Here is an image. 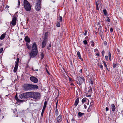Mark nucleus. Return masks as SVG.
Wrapping results in <instances>:
<instances>
[{
    "instance_id": "obj_1",
    "label": "nucleus",
    "mask_w": 123,
    "mask_h": 123,
    "mask_svg": "<svg viewBox=\"0 0 123 123\" xmlns=\"http://www.w3.org/2000/svg\"><path fill=\"white\" fill-rule=\"evenodd\" d=\"M37 45L35 43H34L32 46L31 51L30 54L31 57L32 58L34 57L37 55Z\"/></svg>"
},
{
    "instance_id": "obj_2",
    "label": "nucleus",
    "mask_w": 123,
    "mask_h": 123,
    "mask_svg": "<svg viewBox=\"0 0 123 123\" xmlns=\"http://www.w3.org/2000/svg\"><path fill=\"white\" fill-rule=\"evenodd\" d=\"M38 88L37 86L32 84H27L25 85L24 86V90L25 91L37 89Z\"/></svg>"
},
{
    "instance_id": "obj_3",
    "label": "nucleus",
    "mask_w": 123,
    "mask_h": 123,
    "mask_svg": "<svg viewBox=\"0 0 123 123\" xmlns=\"http://www.w3.org/2000/svg\"><path fill=\"white\" fill-rule=\"evenodd\" d=\"M30 93L32 95L31 96V98L35 99H38L41 98V95L40 93L37 92H31Z\"/></svg>"
},
{
    "instance_id": "obj_4",
    "label": "nucleus",
    "mask_w": 123,
    "mask_h": 123,
    "mask_svg": "<svg viewBox=\"0 0 123 123\" xmlns=\"http://www.w3.org/2000/svg\"><path fill=\"white\" fill-rule=\"evenodd\" d=\"M24 5L25 10L27 11H29L31 10V6L29 2L26 0H24Z\"/></svg>"
},
{
    "instance_id": "obj_5",
    "label": "nucleus",
    "mask_w": 123,
    "mask_h": 123,
    "mask_svg": "<svg viewBox=\"0 0 123 123\" xmlns=\"http://www.w3.org/2000/svg\"><path fill=\"white\" fill-rule=\"evenodd\" d=\"M31 92H29L22 93L19 95V98L22 99H25L28 98Z\"/></svg>"
},
{
    "instance_id": "obj_6",
    "label": "nucleus",
    "mask_w": 123,
    "mask_h": 123,
    "mask_svg": "<svg viewBox=\"0 0 123 123\" xmlns=\"http://www.w3.org/2000/svg\"><path fill=\"white\" fill-rule=\"evenodd\" d=\"M77 79L76 80V82L79 85H81L83 83H84V79L83 77H81L79 76H77Z\"/></svg>"
},
{
    "instance_id": "obj_7",
    "label": "nucleus",
    "mask_w": 123,
    "mask_h": 123,
    "mask_svg": "<svg viewBox=\"0 0 123 123\" xmlns=\"http://www.w3.org/2000/svg\"><path fill=\"white\" fill-rule=\"evenodd\" d=\"M40 0H37L35 6V9L37 11H39L41 8Z\"/></svg>"
},
{
    "instance_id": "obj_8",
    "label": "nucleus",
    "mask_w": 123,
    "mask_h": 123,
    "mask_svg": "<svg viewBox=\"0 0 123 123\" xmlns=\"http://www.w3.org/2000/svg\"><path fill=\"white\" fill-rule=\"evenodd\" d=\"M30 79L31 81L34 83H37L38 81V80L37 78L33 76L31 77L30 78Z\"/></svg>"
},
{
    "instance_id": "obj_9",
    "label": "nucleus",
    "mask_w": 123,
    "mask_h": 123,
    "mask_svg": "<svg viewBox=\"0 0 123 123\" xmlns=\"http://www.w3.org/2000/svg\"><path fill=\"white\" fill-rule=\"evenodd\" d=\"M56 119L58 123H59L61 122L62 120V116L61 115H60Z\"/></svg>"
},
{
    "instance_id": "obj_10",
    "label": "nucleus",
    "mask_w": 123,
    "mask_h": 123,
    "mask_svg": "<svg viewBox=\"0 0 123 123\" xmlns=\"http://www.w3.org/2000/svg\"><path fill=\"white\" fill-rule=\"evenodd\" d=\"M16 18L15 17L13 18L11 24L13 25H15L16 23Z\"/></svg>"
},
{
    "instance_id": "obj_11",
    "label": "nucleus",
    "mask_w": 123,
    "mask_h": 123,
    "mask_svg": "<svg viewBox=\"0 0 123 123\" xmlns=\"http://www.w3.org/2000/svg\"><path fill=\"white\" fill-rule=\"evenodd\" d=\"M18 66V62L17 61V62L16 64L14 69V71L15 73L17 71Z\"/></svg>"
},
{
    "instance_id": "obj_12",
    "label": "nucleus",
    "mask_w": 123,
    "mask_h": 123,
    "mask_svg": "<svg viewBox=\"0 0 123 123\" xmlns=\"http://www.w3.org/2000/svg\"><path fill=\"white\" fill-rule=\"evenodd\" d=\"M111 108L112 110V111H115L116 107L113 104H112L111 105Z\"/></svg>"
},
{
    "instance_id": "obj_13",
    "label": "nucleus",
    "mask_w": 123,
    "mask_h": 123,
    "mask_svg": "<svg viewBox=\"0 0 123 123\" xmlns=\"http://www.w3.org/2000/svg\"><path fill=\"white\" fill-rule=\"evenodd\" d=\"M77 55L79 58L82 61H83V59L81 58V56L80 54V52L79 51H77Z\"/></svg>"
},
{
    "instance_id": "obj_14",
    "label": "nucleus",
    "mask_w": 123,
    "mask_h": 123,
    "mask_svg": "<svg viewBox=\"0 0 123 123\" xmlns=\"http://www.w3.org/2000/svg\"><path fill=\"white\" fill-rule=\"evenodd\" d=\"M25 41L28 43H29L30 42V39L28 36H26L25 38Z\"/></svg>"
},
{
    "instance_id": "obj_15",
    "label": "nucleus",
    "mask_w": 123,
    "mask_h": 123,
    "mask_svg": "<svg viewBox=\"0 0 123 123\" xmlns=\"http://www.w3.org/2000/svg\"><path fill=\"white\" fill-rule=\"evenodd\" d=\"M46 44V42L45 41H43L42 42V48H44Z\"/></svg>"
},
{
    "instance_id": "obj_16",
    "label": "nucleus",
    "mask_w": 123,
    "mask_h": 123,
    "mask_svg": "<svg viewBox=\"0 0 123 123\" xmlns=\"http://www.w3.org/2000/svg\"><path fill=\"white\" fill-rule=\"evenodd\" d=\"M79 98H77L76 100L74 103V105L75 106H77L79 103Z\"/></svg>"
},
{
    "instance_id": "obj_17",
    "label": "nucleus",
    "mask_w": 123,
    "mask_h": 123,
    "mask_svg": "<svg viewBox=\"0 0 123 123\" xmlns=\"http://www.w3.org/2000/svg\"><path fill=\"white\" fill-rule=\"evenodd\" d=\"M6 36L5 34H2L0 36V39L2 40L5 38Z\"/></svg>"
},
{
    "instance_id": "obj_18",
    "label": "nucleus",
    "mask_w": 123,
    "mask_h": 123,
    "mask_svg": "<svg viewBox=\"0 0 123 123\" xmlns=\"http://www.w3.org/2000/svg\"><path fill=\"white\" fill-rule=\"evenodd\" d=\"M99 31V34L101 37V39H102V36L103 34V33L102 31V30Z\"/></svg>"
},
{
    "instance_id": "obj_19",
    "label": "nucleus",
    "mask_w": 123,
    "mask_h": 123,
    "mask_svg": "<svg viewBox=\"0 0 123 123\" xmlns=\"http://www.w3.org/2000/svg\"><path fill=\"white\" fill-rule=\"evenodd\" d=\"M47 101H45L44 102V103L43 108H44V109L45 108L46 106V105H47Z\"/></svg>"
},
{
    "instance_id": "obj_20",
    "label": "nucleus",
    "mask_w": 123,
    "mask_h": 123,
    "mask_svg": "<svg viewBox=\"0 0 123 123\" xmlns=\"http://www.w3.org/2000/svg\"><path fill=\"white\" fill-rule=\"evenodd\" d=\"M87 99L86 98H83V99H82V102L83 103H85V102L86 101Z\"/></svg>"
},
{
    "instance_id": "obj_21",
    "label": "nucleus",
    "mask_w": 123,
    "mask_h": 123,
    "mask_svg": "<svg viewBox=\"0 0 123 123\" xmlns=\"http://www.w3.org/2000/svg\"><path fill=\"white\" fill-rule=\"evenodd\" d=\"M16 100L18 102H21L23 101V100H20L18 98V97H17V98H16Z\"/></svg>"
},
{
    "instance_id": "obj_22",
    "label": "nucleus",
    "mask_w": 123,
    "mask_h": 123,
    "mask_svg": "<svg viewBox=\"0 0 123 123\" xmlns=\"http://www.w3.org/2000/svg\"><path fill=\"white\" fill-rule=\"evenodd\" d=\"M78 115L79 117H81L82 115H84V113H82L80 112H79L78 113Z\"/></svg>"
},
{
    "instance_id": "obj_23",
    "label": "nucleus",
    "mask_w": 123,
    "mask_h": 123,
    "mask_svg": "<svg viewBox=\"0 0 123 123\" xmlns=\"http://www.w3.org/2000/svg\"><path fill=\"white\" fill-rule=\"evenodd\" d=\"M26 45L27 47L29 49H30L31 48V47L28 44L26 43Z\"/></svg>"
},
{
    "instance_id": "obj_24",
    "label": "nucleus",
    "mask_w": 123,
    "mask_h": 123,
    "mask_svg": "<svg viewBox=\"0 0 123 123\" xmlns=\"http://www.w3.org/2000/svg\"><path fill=\"white\" fill-rule=\"evenodd\" d=\"M45 109L43 108L41 113V116L43 117Z\"/></svg>"
},
{
    "instance_id": "obj_25",
    "label": "nucleus",
    "mask_w": 123,
    "mask_h": 123,
    "mask_svg": "<svg viewBox=\"0 0 123 123\" xmlns=\"http://www.w3.org/2000/svg\"><path fill=\"white\" fill-rule=\"evenodd\" d=\"M40 55H41V59H43L44 57V55L43 54V53L42 52H41L40 54Z\"/></svg>"
},
{
    "instance_id": "obj_26",
    "label": "nucleus",
    "mask_w": 123,
    "mask_h": 123,
    "mask_svg": "<svg viewBox=\"0 0 123 123\" xmlns=\"http://www.w3.org/2000/svg\"><path fill=\"white\" fill-rule=\"evenodd\" d=\"M55 115L57 116L58 114V112L57 109H56V110L55 111Z\"/></svg>"
},
{
    "instance_id": "obj_27",
    "label": "nucleus",
    "mask_w": 123,
    "mask_h": 123,
    "mask_svg": "<svg viewBox=\"0 0 123 123\" xmlns=\"http://www.w3.org/2000/svg\"><path fill=\"white\" fill-rule=\"evenodd\" d=\"M103 12L104 13V14L105 15H107V12L106 11V10L105 9L103 10Z\"/></svg>"
},
{
    "instance_id": "obj_28",
    "label": "nucleus",
    "mask_w": 123,
    "mask_h": 123,
    "mask_svg": "<svg viewBox=\"0 0 123 123\" xmlns=\"http://www.w3.org/2000/svg\"><path fill=\"white\" fill-rule=\"evenodd\" d=\"M60 22H58L56 24V26L57 27H60Z\"/></svg>"
},
{
    "instance_id": "obj_29",
    "label": "nucleus",
    "mask_w": 123,
    "mask_h": 123,
    "mask_svg": "<svg viewBox=\"0 0 123 123\" xmlns=\"http://www.w3.org/2000/svg\"><path fill=\"white\" fill-rule=\"evenodd\" d=\"M106 20L108 22H110V19L108 17H107Z\"/></svg>"
},
{
    "instance_id": "obj_30",
    "label": "nucleus",
    "mask_w": 123,
    "mask_h": 123,
    "mask_svg": "<svg viewBox=\"0 0 123 123\" xmlns=\"http://www.w3.org/2000/svg\"><path fill=\"white\" fill-rule=\"evenodd\" d=\"M91 46L92 47H93L94 46V42L93 41H92L91 42Z\"/></svg>"
},
{
    "instance_id": "obj_31",
    "label": "nucleus",
    "mask_w": 123,
    "mask_h": 123,
    "mask_svg": "<svg viewBox=\"0 0 123 123\" xmlns=\"http://www.w3.org/2000/svg\"><path fill=\"white\" fill-rule=\"evenodd\" d=\"M92 91V89L91 87H90V89L88 90V92H89V93H91V92Z\"/></svg>"
},
{
    "instance_id": "obj_32",
    "label": "nucleus",
    "mask_w": 123,
    "mask_h": 123,
    "mask_svg": "<svg viewBox=\"0 0 123 123\" xmlns=\"http://www.w3.org/2000/svg\"><path fill=\"white\" fill-rule=\"evenodd\" d=\"M98 26L99 27L98 28V31L102 30V28L101 26L100 25Z\"/></svg>"
},
{
    "instance_id": "obj_33",
    "label": "nucleus",
    "mask_w": 123,
    "mask_h": 123,
    "mask_svg": "<svg viewBox=\"0 0 123 123\" xmlns=\"http://www.w3.org/2000/svg\"><path fill=\"white\" fill-rule=\"evenodd\" d=\"M48 33H49L48 32H46L45 33V36H46V37H48Z\"/></svg>"
},
{
    "instance_id": "obj_34",
    "label": "nucleus",
    "mask_w": 123,
    "mask_h": 123,
    "mask_svg": "<svg viewBox=\"0 0 123 123\" xmlns=\"http://www.w3.org/2000/svg\"><path fill=\"white\" fill-rule=\"evenodd\" d=\"M103 63L105 67L107 69V66L105 62H104Z\"/></svg>"
},
{
    "instance_id": "obj_35",
    "label": "nucleus",
    "mask_w": 123,
    "mask_h": 123,
    "mask_svg": "<svg viewBox=\"0 0 123 123\" xmlns=\"http://www.w3.org/2000/svg\"><path fill=\"white\" fill-rule=\"evenodd\" d=\"M47 37H46V36H45V37L44 38V40H43V41H46L47 39Z\"/></svg>"
},
{
    "instance_id": "obj_36",
    "label": "nucleus",
    "mask_w": 123,
    "mask_h": 123,
    "mask_svg": "<svg viewBox=\"0 0 123 123\" xmlns=\"http://www.w3.org/2000/svg\"><path fill=\"white\" fill-rule=\"evenodd\" d=\"M59 19L61 21H62V18L61 16H60Z\"/></svg>"
},
{
    "instance_id": "obj_37",
    "label": "nucleus",
    "mask_w": 123,
    "mask_h": 123,
    "mask_svg": "<svg viewBox=\"0 0 123 123\" xmlns=\"http://www.w3.org/2000/svg\"><path fill=\"white\" fill-rule=\"evenodd\" d=\"M83 43L84 44H86L87 43V41L86 40H84L83 41Z\"/></svg>"
},
{
    "instance_id": "obj_38",
    "label": "nucleus",
    "mask_w": 123,
    "mask_h": 123,
    "mask_svg": "<svg viewBox=\"0 0 123 123\" xmlns=\"http://www.w3.org/2000/svg\"><path fill=\"white\" fill-rule=\"evenodd\" d=\"M96 8L97 10H98L99 9L98 7V5H96Z\"/></svg>"
},
{
    "instance_id": "obj_39",
    "label": "nucleus",
    "mask_w": 123,
    "mask_h": 123,
    "mask_svg": "<svg viewBox=\"0 0 123 123\" xmlns=\"http://www.w3.org/2000/svg\"><path fill=\"white\" fill-rule=\"evenodd\" d=\"M107 42L106 41H105L104 42V44L106 46L107 44Z\"/></svg>"
},
{
    "instance_id": "obj_40",
    "label": "nucleus",
    "mask_w": 123,
    "mask_h": 123,
    "mask_svg": "<svg viewBox=\"0 0 123 123\" xmlns=\"http://www.w3.org/2000/svg\"><path fill=\"white\" fill-rule=\"evenodd\" d=\"M92 104H91V103L90 104V106H89V108H91L92 107Z\"/></svg>"
},
{
    "instance_id": "obj_41",
    "label": "nucleus",
    "mask_w": 123,
    "mask_h": 123,
    "mask_svg": "<svg viewBox=\"0 0 123 123\" xmlns=\"http://www.w3.org/2000/svg\"><path fill=\"white\" fill-rule=\"evenodd\" d=\"M90 82L91 84L92 85L93 84V82L92 80H91V81H90Z\"/></svg>"
},
{
    "instance_id": "obj_42",
    "label": "nucleus",
    "mask_w": 123,
    "mask_h": 123,
    "mask_svg": "<svg viewBox=\"0 0 123 123\" xmlns=\"http://www.w3.org/2000/svg\"><path fill=\"white\" fill-rule=\"evenodd\" d=\"M105 59L107 60L108 58V57L107 56H105Z\"/></svg>"
},
{
    "instance_id": "obj_43",
    "label": "nucleus",
    "mask_w": 123,
    "mask_h": 123,
    "mask_svg": "<svg viewBox=\"0 0 123 123\" xmlns=\"http://www.w3.org/2000/svg\"><path fill=\"white\" fill-rule=\"evenodd\" d=\"M3 50V49L1 48L0 49V53H1Z\"/></svg>"
},
{
    "instance_id": "obj_44",
    "label": "nucleus",
    "mask_w": 123,
    "mask_h": 123,
    "mask_svg": "<svg viewBox=\"0 0 123 123\" xmlns=\"http://www.w3.org/2000/svg\"><path fill=\"white\" fill-rule=\"evenodd\" d=\"M110 31L111 32H113V29H112V28H111L110 29Z\"/></svg>"
},
{
    "instance_id": "obj_45",
    "label": "nucleus",
    "mask_w": 123,
    "mask_h": 123,
    "mask_svg": "<svg viewBox=\"0 0 123 123\" xmlns=\"http://www.w3.org/2000/svg\"><path fill=\"white\" fill-rule=\"evenodd\" d=\"M87 33V31H85V33H84V35H85V36H86V34Z\"/></svg>"
},
{
    "instance_id": "obj_46",
    "label": "nucleus",
    "mask_w": 123,
    "mask_h": 123,
    "mask_svg": "<svg viewBox=\"0 0 123 123\" xmlns=\"http://www.w3.org/2000/svg\"><path fill=\"white\" fill-rule=\"evenodd\" d=\"M113 68H115L116 67V64H115L114 63H113Z\"/></svg>"
},
{
    "instance_id": "obj_47",
    "label": "nucleus",
    "mask_w": 123,
    "mask_h": 123,
    "mask_svg": "<svg viewBox=\"0 0 123 123\" xmlns=\"http://www.w3.org/2000/svg\"><path fill=\"white\" fill-rule=\"evenodd\" d=\"M46 72L49 74H50L49 73V71H48V70L46 68Z\"/></svg>"
},
{
    "instance_id": "obj_48",
    "label": "nucleus",
    "mask_w": 123,
    "mask_h": 123,
    "mask_svg": "<svg viewBox=\"0 0 123 123\" xmlns=\"http://www.w3.org/2000/svg\"><path fill=\"white\" fill-rule=\"evenodd\" d=\"M100 68H103V66L102 65H99Z\"/></svg>"
},
{
    "instance_id": "obj_49",
    "label": "nucleus",
    "mask_w": 123,
    "mask_h": 123,
    "mask_svg": "<svg viewBox=\"0 0 123 123\" xmlns=\"http://www.w3.org/2000/svg\"><path fill=\"white\" fill-rule=\"evenodd\" d=\"M106 110V111H108L109 110V108L107 107H106L105 108Z\"/></svg>"
},
{
    "instance_id": "obj_50",
    "label": "nucleus",
    "mask_w": 123,
    "mask_h": 123,
    "mask_svg": "<svg viewBox=\"0 0 123 123\" xmlns=\"http://www.w3.org/2000/svg\"><path fill=\"white\" fill-rule=\"evenodd\" d=\"M109 60H110V61H111V56H109Z\"/></svg>"
},
{
    "instance_id": "obj_51",
    "label": "nucleus",
    "mask_w": 123,
    "mask_h": 123,
    "mask_svg": "<svg viewBox=\"0 0 123 123\" xmlns=\"http://www.w3.org/2000/svg\"><path fill=\"white\" fill-rule=\"evenodd\" d=\"M104 53H105V52H104V51H103L102 52V55H103V56L104 55H103L104 54Z\"/></svg>"
},
{
    "instance_id": "obj_52",
    "label": "nucleus",
    "mask_w": 123,
    "mask_h": 123,
    "mask_svg": "<svg viewBox=\"0 0 123 123\" xmlns=\"http://www.w3.org/2000/svg\"><path fill=\"white\" fill-rule=\"evenodd\" d=\"M108 55H109V56H111V53L110 52V51H109V53H108Z\"/></svg>"
},
{
    "instance_id": "obj_53",
    "label": "nucleus",
    "mask_w": 123,
    "mask_h": 123,
    "mask_svg": "<svg viewBox=\"0 0 123 123\" xmlns=\"http://www.w3.org/2000/svg\"><path fill=\"white\" fill-rule=\"evenodd\" d=\"M19 59L18 58L17 59V61H16V63L17 62V61H18V62H19Z\"/></svg>"
},
{
    "instance_id": "obj_54",
    "label": "nucleus",
    "mask_w": 123,
    "mask_h": 123,
    "mask_svg": "<svg viewBox=\"0 0 123 123\" xmlns=\"http://www.w3.org/2000/svg\"><path fill=\"white\" fill-rule=\"evenodd\" d=\"M84 107L86 109V105H84Z\"/></svg>"
},
{
    "instance_id": "obj_55",
    "label": "nucleus",
    "mask_w": 123,
    "mask_h": 123,
    "mask_svg": "<svg viewBox=\"0 0 123 123\" xmlns=\"http://www.w3.org/2000/svg\"><path fill=\"white\" fill-rule=\"evenodd\" d=\"M9 7V6L7 5L6 6V8H8Z\"/></svg>"
},
{
    "instance_id": "obj_56",
    "label": "nucleus",
    "mask_w": 123,
    "mask_h": 123,
    "mask_svg": "<svg viewBox=\"0 0 123 123\" xmlns=\"http://www.w3.org/2000/svg\"><path fill=\"white\" fill-rule=\"evenodd\" d=\"M82 69H81L80 70V71L79 72L80 73H82Z\"/></svg>"
},
{
    "instance_id": "obj_57",
    "label": "nucleus",
    "mask_w": 123,
    "mask_h": 123,
    "mask_svg": "<svg viewBox=\"0 0 123 123\" xmlns=\"http://www.w3.org/2000/svg\"><path fill=\"white\" fill-rule=\"evenodd\" d=\"M90 108H88L87 110V111L88 112L90 111Z\"/></svg>"
},
{
    "instance_id": "obj_58",
    "label": "nucleus",
    "mask_w": 123,
    "mask_h": 123,
    "mask_svg": "<svg viewBox=\"0 0 123 123\" xmlns=\"http://www.w3.org/2000/svg\"><path fill=\"white\" fill-rule=\"evenodd\" d=\"M33 70L34 71H38V69H35V70Z\"/></svg>"
},
{
    "instance_id": "obj_59",
    "label": "nucleus",
    "mask_w": 123,
    "mask_h": 123,
    "mask_svg": "<svg viewBox=\"0 0 123 123\" xmlns=\"http://www.w3.org/2000/svg\"><path fill=\"white\" fill-rule=\"evenodd\" d=\"M99 55L98 53H97L96 55L97 56H98Z\"/></svg>"
},
{
    "instance_id": "obj_60",
    "label": "nucleus",
    "mask_w": 123,
    "mask_h": 123,
    "mask_svg": "<svg viewBox=\"0 0 123 123\" xmlns=\"http://www.w3.org/2000/svg\"><path fill=\"white\" fill-rule=\"evenodd\" d=\"M87 95V97H90V96H91V95Z\"/></svg>"
},
{
    "instance_id": "obj_61",
    "label": "nucleus",
    "mask_w": 123,
    "mask_h": 123,
    "mask_svg": "<svg viewBox=\"0 0 123 123\" xmlns=\"http://www.w3.org/2000/svg\"><path fill=\"white\" fill-rule=\"evenodd\" d=\"M17 96H16L15 97V98L16 99V98H17Z\"/></svg>"
},
{
    "instance_id": "obj_62",
    "label": "nucleus",
    "mask_w": 123,
    "mask_h": 123,
    "mask_svg": "<svg viewBox=\"0 0 123 123\" xmlns=\"http://www.w3.org/2000/svg\"><path fill=\"white\" fill-rule=\"evenodd\" d=\"M57 103H58V101H57L56 102V105H57Z\"/></svg>"
},
{
    "instance_id": "obj_63",
    "label": "nucleus",
    "mask_w": 123,
    "mask_h": 123,
    "mask_svg": "<svg viewBox=\"0 0 123 123\" xmlns=\"http://www.w3.org/2000/svg\"><path fill=\"white\" fill-rule=\"evenodd\" d=\"M57 105H56V109H57Z\"/></svg>"
},
{
    "instance_id": "obj_64",
    "label": "nucleus",
    "mask_w": 123,
    "mask_h": 123,
    "mask_svg": "<svg viewBox=\"0 0 123 123\" xmlns=\"http://www.w3.org/2000/svg\"><path fill=\"white\" fill-rule=\"evenodd\" d=\"M96 5H98V3H97V2H96Z\"/></svg>"
}]
</instances>
